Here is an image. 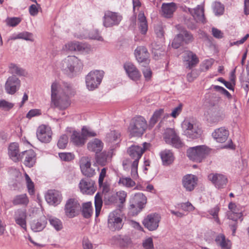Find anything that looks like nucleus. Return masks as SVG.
<instances>
[{
	"instance_id": "obj_11",
	"label": "nucleus",
	"mask_w": 249,
	"mask_h": 249,
	"mask_svg": "<svg viewBox=\"0 0 249 249\" xmlns=\"http://www.w3.org/2000/svg\"><path fill=\"white\" fill-rule=\"evenodd\" d=\"M119 210L110 213L108 218V227L112 231L119 230L123 227L122 219Z\"/></svg>"
},
{
	"instance_id": "obj_39",
	"label": "nucleus",
	"mask_w": 249,
	"mask_h": 249,
	"mask_svg": "<svg viewBox=\"0 0 249 249\" xmlns=\"http://www.w3.org/2000/svg\"><path fill=\"white\" fill-rule=\"evenodd\" d=\"M48 220L51 225L53 227L56 231H59L63 229L62 222L59 219L50 216L49 217Z\"/></svg>"
},
{
	"instance_id": "obj_5",
	"label": "nucleus",
	"mask_w": 249,
	"mask_h": 249,
	"mask_svg": "<svg viewBox=\"0 0 249 249\" xmlns=\"http://www.w3.org/2000/svg\"><path fill=\"white\" fill-rule=\"evenodd\" d=\"M209 152L207 146L199 145L189 148L187 151V155L190 160L200 162L209 154Z\"/></svg>"
},
{
	"instance_id": "obj_32",
	"label": "nucleus",
	"mask_w": 249,
	"mask_h": 249,
	"mask_svg": "<svg viewBox=\"0 0 249 249\" xmlns=\"http://www.w3.org/2000/svg\"><path fill=\"white\" fill-rule=\"evenodd\" d=\"M160 156L164 165H168L171 164L174 160V157L171 150L165 149L160 153Z\"/></svg>"
},
{
	"instance_id": "obj_45",
	"label": "nucleus",
	"mask_w": 249,
	"mask_h": 249,
	"mask_svg": "<svg viewBox=\"0 0 249 249\" xmlns=\"http://www.w3.org/2000/svg\"><path fill=\"white\" fill-rule=\"evenodd\" d=\"M213 11L216 16L222 15L224 13V6L219 2H215L213 4Z\"/></svg>"
},
{
	"instance_id": "obj_31",
	"label": "nucleus",
	"mask_w": 249,
	"mask_h": 249,
	"mask_svg": "<svg viewBox=\"0 0 249 249\" xmlns=\"http://www.w3.org/2000/svg\"><path fill=\"white\" fill-rule=\"evenodd\" d=\"M176 9V5L174 2L164 3L161 7L162 15L165 18H171Z\"/></svg>"
},
{
	"instance_id": "obj_50",
	"label": "nucleus",
	"mask_w": 249,
	"mask_h": 249,
	"mask_svg": "<svg viewBox=\"0 0 249 249\" xmlns=\"http://www.w3.org/2000/svg\"><path fill=\"white\" fill-rule=\"evenodd\" d=\"M103 201L101 196L97 193L95 196V206L96 210V214L97 215L98 212H100L102 206Z\"/></svg>"
},
{
	"instance_id": "obj_64",
	"label": "nucleus",
	"mask_w": 249,
	"mask_h": 249,
	"mask_svg": "<svg viewBox=\"0 0 249 249\" xmlns=\"http://www.w3.org/2000/svg\"><path fill=\"white\" fill-rule=\"evenodd\" d=\"M82 173L85 176L89 178L92 177L95 174V170L91 168V166H89V167H87V168L82 171Z\"/></svg>"
},
{
	"instance_id": "obj_6",
	"label": "nucleus",
	"mask_w": 249,
	"mask_h": 249,
	"mask_svg": "<svg viewBox=\"0 0 249 249\" xmlns=\"http://www.w3.org/2000/svg\"><path fill=\"white\" fill-rule=\"evenodd\" d=\"M181 126L184 135L188 138L195 139L200 137L202 130L196 124L191 123L189 120H185L182 123Z\"/></svg>"
},
{
	"instance_id": "obj_47",
	"label": "nucleus",
	"mask_w": 249,
	"mask_h": 249,
	"mask_svg": "<svg viewBox=\"0 0 249 249\" xmlns=\"http://www.w3.org/2000/svg\"><path fill=\"white\" fill-rule=\"evenodd\" d=\"M7 25L10 27H15L21 22V19L19 18L8 17L5 20Z\"/></svg>"
},
{
	"instance_id": "obj_48",
	"label": "nucleus",
	"mask_w": 249,
	"mask_h": 249,
	"mask_svg": "<svg viewBox=\"0 0 249 249\" xmlns=\"http://www.w3.org/2000/svg\"><path fill=\"white\" fill-rule=\"evenodd\" d=\"M68 142V137L65 135H61L58 139L57 142V146L60 149H64L66 147Z\"/></svg>"
},
{
	"instance_id": "obj_24",
	"label": "nucleus",
	"mask_w": 249,
	"mask_h": 249,
	"mask_svg": "<svg viewBox=\"0 0 249 249\" xmlns=\"http://www.w3.org/2000/svg\"><path fill=\"white\" fill-rule=\"evenodd\" d=\"M135 55L139 63H143L145 64L149 63V53L145 47H138L135 50Z\"/></svg>"
},
{
	"instance_id": "obj_1",
	"label": "nucleus",
	"mask_w": 249,
	"mask_h": 249,
	"mask_svg": "<svg viewBox=\"0 0 249 249\" xmlns=\"http://www.w3.org/2000/svg\"><path fill=\"white\" fill-rule=\"evenodd\" d=\"M74 94L70 84L63 82L59 84L56 82L51 85V106L63 110L70 105L69 97Z\"/></svg>"
},
{
	"instance_id": "obj_26",
	"label": "nucleus",
	"mask_w": 249,
	"mask_h": 249,
	"mask_svg": "<svg viewBox=\"0 0 249 249\" xmlns=\"http://www.w3.org/2000/svg\"><path fill=\"white\" fill-rule=\"evenodd\" d=\"M229 135V131L225 127H220L215 130L213 133V138L218 142H224Z\"/></svg>"
},
{
	"instance_id": "obj_3",
	"label": "nucleus",
	"mask_w": 249,
	"mask_h": 249,
	"mask_svg": "<svg viewBox=\"0 0 249 249\" xmlns=\"http://www.w3.org/2000/svg\"><path fill=\"white\" fill-rule=\"evenodd\" d=\"M147 128V123L145 119L142 116L133 118L129 124L128 130L132 136H141Z\"/></svg>"
},
{
	"instance_id": "obj_15",
	"label": "nucleus",
	"mask_w": 249,
	"mask_h": 249,
	"mask_svg": "<svg viewBox=\"0 0 249 249\" xmlns=\"http://www.w3.org/2000/svg\"><path fill=\"white\" fill-rule=\"evenodd\" d=\"M208 177L209 180L218 189L224 188L228 181L227 178L221 174L211 173Z\"/></svg>"
},
{
	"instance_id": "obj_33",
	"label": "nucleus",
	"mask_w": 249,
	"mask_h": 249,
	"mask_svg": "<svg viewBox=\"0 0 249 249\" xmlns=\"http://www.w3.org/2000/svg\"><path fill=\"white\" fill-rule=\"evenodd\" d=\"M71 141L75 145L81 146L86 142V138L84 137L82 133H80L74 131L71 136Z\"/></svg>"
},
{
	"instance_id": "obj_46",
	"label": "nucleus",
	"mask_w": 249,
	"mask_h": 249,
	"mask_svg": "<svg viewBox=\"0 0 249 249\" xmlns=\"http://www.w3.org/2000/svg\"><path fill=\"white\" fill-rule=\"evenodd\" d=\"M91 166L90 159L88 157H83L80 160V167L81 172L83 171L87 167Z\"/></svg>"
},
{
	"instance_id": "obj_34",
	"label": "nucleus",
	"mask_w": 249,
	"mask_h": 249,
	"mask_svg": "<svg viewBox=\"0 0 249 249\" xmlns=\"http://www.w3.org/2000/svg\"><path fill=\"white\" fill-rule=\"evenodd\" d=\"M9 72L13 75L20 76H26L27 75V72L23 69L20 68L17 64L10 63L9 65Z\"/></svg>"
},
{
	"instance_id": "obj_59",
	"label": "nucleus",
	"mask_w": 249,
	"mask_h": 249,
	"mask_svg": "<svg viewBox=\"0 0 249 249\" xmlns=\"http://www.w3.org/2000/svg\"><path fill=\"white\" fill-rule=\"evenodd\" d=\"M107 168L106 167H104L101 169V172L99 174V179H98V183L99 186L101 187L104 185V180L105 178L107 176Z\"/></svg>"
},
{
	"instance_id": "obj_7",
	"label": "nucleus",
	"mask_w": 249,
	"mask_h": 249,
	"mask_svg": "<svg viewBox=\"0 0 249 249\" xmlns=\"http://www.w3.org/2000/svg\"><path fill=\"white\" fill-rule=\"evenodd\" d=\"M104 76L103 71L95 70L91 71L86 77V83L89 90H93L98 88L101 84Z\"/></svg>"
},
{
	"instance_id": "obj_35",
	"label": "nucleus",
	"mask_w": 249,
	"mask_h": 249,
	"mask_svg": "<svg viewBox=\"0 0 249 249\" xmlns=\"http://www.w3.org/2000/svg\"><path fill=\"white\" fill-rule=\"evenodd\" d=\"M139 28L141 33L145 35L147 33L148 30L147 22L144 13L140 12L138 16Z\"/></svg>"
},
{
	"instance_id": "obj_23",
	"label": "nucleus",
	"mask_w": 249,
	"mask_h": 249,
	"mask_svg": "<svg viewBox=\"0 0 249 249\" xmlns=\"http://www.w3.org/2000/svg\"><path fill=\"white\" fill-rule=\"evenodd\" d=\"M45 199L49 204L56 206L61 201L62 196L58 191L55 190H49L45 195Z\"/></svg>"
},
{
	"instance_id": "obj_38",
	"label": "nucleus",
	"mask_w": 249,
	"mask_h": 249,
	"mask_svg": "<svg viewBox=\"0 0 249 249\" xmlns=\"http://www.w3.org/2000/svg\"><path fill=\"white\" fill-rule=\"evenodd\" d=\"M118 184L127 188H131L136 184L135 182L130 177L122 176L120 177Z\"/></svg>"
},
{
	"instance_id": "obj_17",
	"label": "nucleus",
	"mask_w": 249,
	"mask_h": 249,
	"mask_svg": "<svg viewBox=\"0 0 249 249\" xmlns=\"http://www.w3.org/2000/svg\"><path fill=\"white\" fill-rule=\"evenodd\" d=\"M124 68L128 77L134 81H137L141 79V73L137 67L131 62H126L124 65Z\"/></svg>"
},
{
	"instance_id": "obj_54",
	"label": "nucleus",
	"mask_w": 249,
	"mask_h": 249,
	"mask_svg": "<svg viewBox=\"0 0 249 249\" xmlns=\"http://www.w3.org/2000/svg\"><path fill=\"white\" fill-rule=\"evenodd\" d=\"M197 22H198V21H196L193 17V18H186L185 20V24L189 29L191 30L196 29Z\"/></svg>"
},
{
	"instance_id": "obj_20",
	"label": "nucleus",
	"mask_w": 249,
	"mask_h": 249,
	"mask_svg": "<svg viewBox=\"0 0 249 249\" xmlns=\"http://www.w3.org/2000/svg\"><path fill=\"white\" fill-rule=\"evenodd\" d=\"M14 218L16 223L24 231L27 230V213L25 210L18 209L15 211Z\"/></svg>"
},
{
	"instance_id": "obj_41",
	"label": "nucleus",
	"mask_w": 249,
	"mask_h": 249,
	"mask_svg": "<svg viewBox=\"0 0 249 249\" xmlns=\"http://www.w3.org/2000/svg\"><path fill=\"white\" fill-rule=\"evenodd\" d=\"M178 34L181 36L183 43L186 44H189L194 41V38L193 35L186 30H183Z\"/></svg>"
},
{
	"instance_id": "obj_58",
	"label": "nucleus",
	"mask_w": 249,
	"mask_h": 249,
	"mask_svg": "<svg viewBox=\"0 0 249 249\" xmlns=\"http://www.w3.org/2000/svg\"><path fill=\"white\" fill-rule=\"evenodd\" d=\"M213 88L215 90L218 91L226 96L228 99H231V94L224 88L219 86H213Z\"/></svg>"
},
{
	"instance_id": "obj_22",
	"label": "nucleus",
	"mask_w": 249,
	"mask_h": 249,
	"mask_svg": "<svg viewBox=\"0 0 249 249\" xmlns=\"http://www.w3.org/2000/svg\"><path fill=\"white\" fill-rule=\"evenodd\" d=\"M21 160H23V163L26 166L32 167L36 162V154L32 149L23 151L21 153Z\"/></svg>"
},
{
	"instance_id": "obj_13",
	"label": "nucleus",
	"mask_w": 249,
	"mask_h": 249,
	"mask_svg": "<svg viewBox=\"0 0 249 249\" xmlns=\"http://www.w3.org/2000/svg\"><path fill=\"white\" fill-rule=\"evenodd\" d=\"M20 80L16 75L9 76L5 84L6 92L9 94H15L20 88Z\"/></svg>"
},
{
	"instance_id": "obj_56",
	"label": "nucleus",
	"mask_w": 249,
	"mask_h": 249,
	"mask_svg": "<svg viewBox=\"0 0 249 249\" xmlns=\"http://www.w3.org/2000/svg\"><path fill=\"white\" fill-rule=\"evenodd\" d=\"M18 37H19V39H22L27 41H34L33 34L28 32L19 33Z\"/></svg>"
},
{
	"instance_id": "obj_9",
	"label": "nucleus",
	"mask_w": 249,
	"mask_h": 249,
	"mask_svg": "<svg viewBox=\"0 0 249 249\" xmlns=\"http://www.w3.org/2000/svg\"><path fill=\"white\" fill-rule=\"evenodd\" d=\"M80 209V205L77 199L69 198L66 201L64 212L67 217L71 218L75 217L78 214Z\"/></svg>"
},
{
	"instance_id": "obj_51",
	"label": "nucleus",
	"mask_w": 249,
	"mask_h": 249,
	"mask_svg": "<svg viewBox=\"0 0 249 249\" xmlns=\"http://www.w3.org/2000/svg\"><path fill=\"white\" fill-rule=\"evenodd\" d=\"M61 160L65 161H69L74 158V155L70 152H62L58 154Z\"/></svg>"
},
{
	"instance_id": "obj_40",
	"label": "nucleus",
	"mask_w": 249,
	"mask_h": 249,
	"mask_svg": "<svg viewBox=\"0 0 249 249\" xmlns=\"http://www.w3.org/2000/svg\"><path fill=\"white\" fill-rule=\"evenodd\" d=\"M82 213L84 217L87 218L90 217L92 213L91 203L90 202H88L83 204Z\"/></svg>"
},
{
	"instance_id": "obj_36",
	"label": "nucleus",
	"mask_w": 249,
	"mask_h": 249,
	"mask_svg": "<svg viewBox=\"0 0 249 249\" xmlns=\"http://www.w3.org/2000/svg\"><path fill=\"white\" fill-rule=\"evenodd\" d=\"M29 200L26 194L18 195L15 196L12 200L14 205H23L27 206L29 203Z\"/></svg>"
},
{
	"instance_id": "obj_43",
	"label": "nucleus",
	"mask_w": 249,
	"mask_h": 249,
	"mask_svg": "<svg viewBox=\"0 0 249 249\" xmlns=\"http://www.w3.org/2000/svg\"><path fill=\"white\" fill-rule=\"evenodd\" d=\"M164 113V109L160 108L156 110L153 113L152 116L150 118L149 123L150 125L154 126L158 121L159 119L160 118L161 115Z\"/></svg>"
},
{
	"instance_id": "obj_63",
	"label": "nucleus",
	"mask_w": 249,
	"mask_h": 249,
	"mask_svg": "<svg viewBox=\"0 0 249 249\" xmlns=\"http://www.w3.org/2000/svg\"><path fill=\"white\" fill-rule=\"evenodd\" d=\"M75 42H71L66 44L62 48L65 51H75Z\"/></svg>"
},
{
	"instance_id": "obj_49",
	"label": "nucleus",
	"mask_w": 249,
	"mask_h": 249,
	"mask_svg": "<svg viewBox=\"0 0 249 249\" xmlns=\"http://www.w3.org/2000/svg\"><path fill=\"white\" fill-rule=\"evenodd\" d=\"M242 216L243 214L241 212L238 213L234 211H233V212H229L228 213V218L232 220L234 222H236L238 219H241V221H242Z\"/></svg>"
},
{
	"instance_id": "obj_60",
	"label": "nucleus",
	"mask_w": 249,
	"mask_h": 249,
	"mask_svg": "<svg viewBox=\"0 0 249 249\" xmlns=\"http://www.w3.org/2000/svg\"><path fill=\"white\" fill-rule=\"evenodd\" d=\"M219 211V207L218 206H215L213 208L209 211V213L212 215L215 220L217 222H219V219L218 217V213Z\"/></svg>"
},
{
	"instance_id": "obj_42",
	"label": "nucleus",
	"mask_w": 249,
	"mask_h": 249,
	"mask_svg": "<svg viewBox=\"0 0 249 249\" xmlns=\"http://www.w3.org/2000/svg\"><path fill=\"white\" fill-rule=\"evenodd\" d=\"M120 133L118 131H111L107 133L106 140L108 142H116L120 138Z\"/></svg>"
},
{
	"instance_id": "obj_2",
	"label": "nucleus",
	"mask_w": 249,
	"mask_h": 249,
	"mask_svg": "<svg viewBox=\"0 0 249 249\" xmlns=\"http://www.w3.org/2000/svg\"><path fill=\"white\" fill-rule=\"evenodd\" d=\"M62 71L68 76L73 77L79 73L83 68L82 62L75 56H68L60 63Z\"/></svg>"
},
{
	"instance_id": "obj_14",
	"label": "nucleus",
	"mask_w": 249,
	"mask_h": 249,
	"mask_svg": "<svg viewBox=\"0 0 249 249\" xmlns=\"http://www.w3.org/2000/svg\"><path fill=\"white\" fill-rule=\"evenodd\" d=\"M52 132L50 127L41 125L38 127L36 131V136L42 142L49 143L52 140Z\"/></svg>"
},
{
	"instance_id": "obj_8",
	"label": "nucleus",
	"mask_w": 249,
	"mask_h": 249,
	"mask_svg": "<svg viewBox=\"0 0 249 249\" xmlns=\"http://www.w3.org/2000/svg\"><path fill=\"white\" fill-rule=\"evenodd\" d=\"M147 202L146 196L142 193H137L130 201L129 209L134 214H137L144 207Z\"/></svg>"
},
{
	"instance_id": "obj_37",
	"label": "nucleus",
	"mask_w": 249,
	"mask_h": 249,
	"mask_svg": "<svg viewBox=\"0 0 249 249\" xmlns=\"http://www.w3.org/2000/svg\"><path fill=\"white\" fill-rule=\"evenodd\" d=\"M216 244L219 245L222 249H229L231 248V242L226 240L223 234H220L217 236L215 240Z\"/></svg>"
},
{
	"instance_id": "obj_52",
	"label": "nucleus",
	"mask_w": 249,
	"mask_h": 249,
	"mask_svg": "<svg viewBox=\"0 0 249 249\" xmlns=\"http://www.w3.org/2000/svg\"><path fill=\"white\" fill-rule=\"evenodd\" d=\"M154 31L157 37L162 38L164 36V30L160 23H158L154 25Z\"/></svg>"
},
{
	"instance_id": "obj_10",
	"label": "nucleus",
	"mask_w": 249,
	"mask_h": 249,
	"mask_svg": "<svg viewBox=\"0 0 249 249\" xmlns=\"http://www.w3.org/2000/svg\"><path fill=\"white\" fill-rule=\"evenodd\" d=\"M122 19V16L118 13L106 11L103 17V25L110 27L119 24Z\"/></svg>"
},
{
	"instance_id": "obj_55",
	"label": "nucleus",
	"mask_w": 249,
	"mask_h": 249,
	"mask_svg": "<svg viewBox=\"0 0 249 249\" xmlns=\"http://www.w3.org/2000/svg\"><path fill=\"white\" fill-rule=\"evenodd\" d=\"M182 38V37L180 35H179V34L176 35L172 43V47L175 49L178 48L181 45L182 43H183Z\"/></svg>"
},
{
	"instance_id": "obj_4",
	"label": "nucleus",
	"mask_w": 249,
	"mask_h": 249,
	"mask_svg": "<svg viewBox=\"0 0 249 249\" xmlns=\"http://www.w3.org/2000/svg\"><path fill=\"white\" fill-rule=\"evenodd\" d=\"M163 139L166 144L174 148L179 149L184 146L183 142L174 128H166L163 134Z\"/></svg>"
},
{
	"instance_id": "obj_29",
	"label": "nucleus",
	"mask_w": 249,
	"mask_h": 249,
	"mask_svg": "<svg viewBox=\"0 0 249 249\" xmlns=\"http://www.w3.org/2000/svg\"><path fill=\"white\" fill-rule=\"evenodd\" d=\"M47 223V218L43 216L38 219L34 220L31 224V228L34 232L40 231L45 228Z\"/></svg>"
},
{
	"instance_id": "obj_25",
	"label": "nucleus",
	"mask_w": 249,
	"mask_h": 249,
	"mask_svg": "<svg viewBox=\"0 0 249 249\" xmlns=\"http://www.w3.org/2000/svg\"><path fill=\"white\" fill-rule=\"evenodd\" d=\"M197 178L193 175L188 174L185 176L182 179L183 187L187 191H192L197 184Z\"/></svg>"
},
{
	"instance_id": "obj_18",
	"label": "nucleus",
	"mask_w": 249,
	"mask_h": 249,
	"mask_svg": "<svg viewBox=\"0 0 249 249\" xmlns=\"http://www.w3.org/2000/svg\"><path fill=\"white\" fill-rule=\"evenodd\" d=\"M183 61L186 68L192 69L199 63L196 55L190 51H186L183 54Z\"/></svg>"
},
{
	"instance_id": "obj_44",
	"label": "nucleus",
	"mask_w": 249,
	"mask_h": 249,
	"mask_svg": "<svg viewBox=\"0 0 249 249\" xmlns=\"http://www.w3.org/2000/svg\"><path fill=\"white\" fill-rule=\"evenodd\" d=\"M26 184L30 195H33L35 193V185L34 182L27 173H25Z\"/></svg>"
},
{
	"instance_id": "obj_28",
	"label": "nucleus",
	"mask_w": 249,
	"mask_h": 249,
	"mask_svg": "<svg viewBox=\"0 0 249 249\" xmlns=\"http://www.w3.org/2000/svg\"><path fill=\"white\" fill-rule=\"evenodd\" d=\"M8 154L13 161L17 162L21 160V153H19L18 144L16 142L12 143L9 145Z\"/></svg>"
},
{
	"instance_id": "obj_12",
	"label": "nucleus",
	"mask_w": 249,
	"mask_h": 249,
	"mask_svg": "<svg viewBox=\"0 0 249 249\" xmlns=\"http://www.w3.org/2000/svg\"><path fill=\"white\" fill-rule=\"evenodd\" d=\"M160 220V216L157 213L147 215L143 220L142 224L144 227L150 231L156 230L159 227Z\"/></svg>"
},
{
	"instance_id": "obj_62",
	"label": "nucleus",
	"mask_w": 249,
	"mask_h": 249,
	"mask_svg": "<svg viewBox=\"0 0 249 249\" xmlns=\"http://www.w3.org/2000/svg\"><path fill=\"white\" fill-rule=\"evenodd\" d=\"M180 208L184 211L191 212L195 209V207L189 202L180 204Z\"/></svg>"
},
{
	"instance_id": "obj_61",
	"label": "nucleus",
	"mask_w": 249,
	"mask_h": 249,
	"mask_svg": "<svg viewBox=\"0 0 249 249\" xmlns=\"http://www.w3.org/2000/svg\"><path fill=\"white\" fill-rule=\"evenodd\" d=\"M142 246L144 249H154L152 239L149 237L144 240L142 242Z\"/></svg>"
},
{
	"instance_id": "obj_57",
	"label": "nucleus",
	"mask_w": 249,
	"mask_h": 249,
	"mask_svg": "<svg viewBox=\"0 0 249 249\" xmlns=\"http://www.w3.org/2000/svg\"><path fill=\"white\" fill-rule=\"evenodd\" d=\"M75 51L83 52L87 51L89 48L87 44L75 41Z\"/></svg>"
},
{
	"instance_id": "obj_30",
	"label": "nucleus",
	"mask_w": 249,
	"mask_h": 249,
	"mask_svg": "<svg viewBox=\"0 0 249 249\" xmlns=\"http://www.w3.org/2000/svg\"><path fill=\"white\" fill-rule=\"evenodd\" d=\"M103 146L104 144L100 140L94 139L88 142L87 147L89 150L97 154L102 150Z\"/></svg>"
},
{
	"instance_id": "obj_16",
	"label": "nucleus",
	"mask_w": 249,
	"mask_h": 249,
	"mask_svg": "<svg viewBox=\"0 0 249 249\" xmlns=\"http://www.w3.org/2000/svg\"><path fill=\"white\" fill-rule=\"evenodd\" d=\"M149 145L146 142L143 143V147L139 145H133L129 147L127 150V153L130 157L134 160V161L139 162L142 154L147 148V146Z\"/></svg>"
},
{
	"instance_id": "obj_53",
	"label": "nucleus",
	"mask_w": 249,
	"mask_h": 249,
	"mask_svg": "<svg viewBox=\"0 0 249 249\" xmlns=\"http://www.w3.org/2000/svg\"><path fill=\"white\" fill-rule=\"evenodd\" d=\"M139 162L133 161L131 164V175L133 179H136L138 178V166Z\"/></svg>"
},
{
	"instance_id": "obj_21",
	"label": "nucleus",
	"mask_w": 249,
	"mask_h": 249,
	"mask_svg": "<svg viewBox=\"0 0 249 249\" xmlns=\"http://www.w3.org/2000/svg\"><path fill=\"white\" fill-rule=\"evenodd\" d=\"M113 155V150L110 149L107 151L103 152L96 154L95 156V160L96 163L102 166H104L111 161Z\"/></svg>"
},
{
	"instance_id": "obj_19",
	"label": "nucleus",
	"mask_w": 249,
	"mask_h": 249,
	"mask_svg": "<svg viewBox=\"0 0 249 249\" xmlns=\"http://www.w3.org/2000/svg\"><path fill=\"white\" fill-rule=\"evenodd\" d=\"M94 181L88 179L84 178L81 180L79 184L80 191L83 194L92 195L96 191Z\"/></svg>"
},
{
	"instance_id": "obj_27",
	"label": "nucleus",
	"mask_w": 249,
	"mask_h": 249,
	"mask_svg": "<svg viewBox=\"0 0 249 249\" xmlns=\"http://www.w3.org/2000/svg\"><path fill=\"white\" fill-rule=\"evenodd\" d=\"M188 11L191 14L193 18L196 19V21L202 23L205 22V18L204 17V9L203 6L197 5L194 8H188Z\"/></svg>"
}]
</instances>
